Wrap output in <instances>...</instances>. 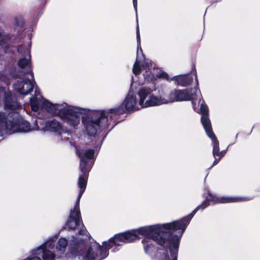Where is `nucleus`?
I'll return each mask as SVG.
<instances>
[{
	"label": "nucleus",
	"instance_id": "nucleus-1",
	"mask_svg": "<svg viewBox=\"0 0 260 260\" xmlns=\"http://www.w3.org/2000/svg\"><path fill=\"white\" fill-rule=\"evenodd\" d=\"M247 198L222 197H217L208 191L205 200L197 206L187 216L172 222L145 226L137 229L115 235L108 241L103 242L101 246L96 242L89 243L83 237L72 236L71 245V254L75 256H81L86 260H102L109 254V250L113 247L120 246L123 243H129L139 239V236H144L142 240L146 253L152 256L156 248L154 242L163 247L157 251L156 260H177L180 239L189 222L196 213L209 205L217 203H229L247 201Z\"/></svg>",
	"mask_w": 260,
	"mask_h": 260
},
{
	"label": "nucleus",
	"instance_id": "nucleus-2",
	"mask_svg": "<svg viewBox=\"0 0 260 260\" xmlns=\"http://www.w3.org/2000/svg\"><path fill=\"white\" fill-rule=\"evenodd\" d=\"M30 105L34 111H38L40 107L51 115L58 116L64 123L74 128L82 122L86 133L94 137L98 131L108 127L112 120L123 111L120 107L108 110H91L79 107L68 105L66 103L53 104L44 99L35 91V96L30 98Z\"/></svg>",
	"mask_w": 260,
	"mask_h": 260
},
{
	"label": "nucleus",
	"instance_id": "nucleus-3",
	"mask_svg": "<svg viewBox=\"0 0 260 260\" xmlns=\"http://www.w3.org/2000/svg\"><path fill=\"white\" fill-rule=\"evenodd\" d=\"M30 44L27 43L20 46L18 52L21 57L18 61L19 70L17 74L16 70L12 69L9 74H3L1 79L7 85L10 83V80L14 79L13 84L14 90L23 95L28 94L34 87L35 82L33 79V73L30 66Z\"/></svg>",
	"mask_w": 260,
	"mask_h": 260
},
{
	"label": "nucleus",
	"instance_id": "nucleus-4",
	"mask_svg": "<svg viewBox=\"0 0 260 260\" xmlns=\"http://www.w3.org/2000/svg\"><path fill=\"white\" fill-rule=\"evenodd\" d=\"M76 154L80 158V170L81 174L78 181V186L80 191L74 208L70 211L69 218L67 221L65 228L69 230H73L79 224L81 215L79 208L80 199L85 191L87 185V172L92 165V159L94 158V150L86 147L76 149Z\"/></svg>",
	"mask_w": 260,
	"mask_h": 260
},
{
	"label": "nucleus",
	"instance_id": "nucleus-5",
	"mask_svg": "<svg viewBox=\"0 0 260 260\" xmlns=\"http://www.w3.org/2000/svg\"><path fill=\"white\" fill-rule=\"evenodd\" d=\"M37 120V118H34L31 125H30L28 122L20 117L16 111H12L7 117L3 112H0V136L3 133L11 134L16 132L26 133L31 131H39L34 129Z\"/></svg>",
	"mask_w": 260,
	"mask_h": 260
},
{
	"label": "nucleus",
	"instance_id": "nucleus-6",
	"mask_svg": "<svg viewBox=\"0 0 260 260\" xmlns=\"http://www.w3.org/2000/svg\"><path fill=\"white\" fill-rule=\"evenodd\" d=\"M196 86L193 89L190 90L185 89L183 90L174 89L171 90L168 95H166L167 104L175 102H182L191 101L194 109L200 107L202 116L204 114L203 109L205 107L207 110V114H208V109L204 101L202 99L201 91L198 90V80L197 75H195Z\"/></svg>",
	"mask_w": 260,
	"mask_h": 260
},
{
	"label": "nucleus",
	"instance_id": "nucleus-7",
	"mask_svg": "<svg viewBox=\"0 0 260 260\" xmlns=\"http://www.w3.org/2000/svg\"><path fill=\"white\" fill-rule=\"evenodd\" d=\"M137 52L136 60L134 64L133 72L135 76L142 73L144 79L149 81L155 76L160 77L159 70L154 68L151 61L145 59L141 47L140 35L138 26L137 28Z\"/></svg>",
	"mask_w": 260,
	"mask_h": 260
},
{
	"label": "nucleus",
	"instance_id": "nucleus-8",
	"mask_svg": "<svg viewBox=\"0 0 260 260\" xmlns=\"http://www.w3.org/2000/svg\"><path fill=\"white\" fill-rule=\"evenodd\" d=\"M156 77H157L155 76L152 80L149 81L144 79L146 83H148V84L142 86L138 91L141 107L147 108L158 106L167 104L166 96H157L154 93L156 91L155 84ZM158 77L159 78V77ZM160 77H161L160 75Z\"/></svg>",
	"mask_w": 260,
	"mask_h": 260
},
{
	"label": "nucleus",
	"instance_id": "nucleus-9",
	"mask_svg": "<svg viewBox=\"0 0 260 260\" xmlns=\"http://www.w3.org/2000/svg\"><path fill=\"white\" fill-rule=\"evenodd\" d=\"M36 122V124L37 125H36L34 129L57 133V140L62 139L60 133V130H61V125L57 120L53 119L46 121L43 118L38 117Z\"/></svg>",
	"mask_w": 260,
	"mask_h": 260
},
{
	"label": "nucleus",
	"instance_id": "nucleus-10",
	"mask_svg": "<svg viewBox=\"0 0 260 260\" xmlns=\"http://www.w3.org/2000/svg\"><path fill=\"white\" fill-rule=\"evenodd\" d=\"M202 108L203 109L202 110H203L204 114L203 116H201V123L207 135L212 140L213 156L214 157L217 156V154H219V143L212 131L211 122L209 118L208 114H207V110L205 107Z\"/></svg>",
	"mask_w": 260,
	"mask_h": 260
},
{
	"label": "nucleus",
	"instance_id": "nucleus-11",
	"mask_svg": "<svg viewBox=\"0 0 260 260\" xmlns=\"http://www.w3.org/2000/svg\"><path fill=\"white\" fill-rule=\"evenodd\" d=\"M2 104L4 105L6 109L11 111L18 110L21 108L15 95L3 87H0V105Z\"/></svg>",
	"mask_w": 260,
	"mask_h": 260
},
{
	"label": "nucleus",
	"instance_id": "nucleus-12",
	"mask_svg": "<svg viewBox=\"0 0 260 260\" xmlns=\"http://www.w3.org/2000/svg\"><path fill=\"white\" fill-rule=\"evenodd\" d=\"M133 80L134 79L132 78L129 92L121 105V106L124 107L126 111L129 112L138 110L141 108H143V107H141L140 100L138 101L137 95L135 94L134 91L133 89L135 83L133 82Z\"/></svg>",
	"mask_w": 260,
	"mask_h": 260
},
{
	"label": "nucleus",
	"instance_id": "nucleus-13",
	"mask_svg": "<svg viewBox=\"0 0 260 260\" xmlns=\"http://www.w3.org/2000/svg\"><path fill=\"white\" fill-rule=\"evenodd\" d=\"M176 84L182 86H186L193 81V78L190 75H179L174 77Z\"/></svg>",
	"mask_w": 260,
	"mask_h": 260
},
{
	"label": "nucleus",
	"instance_id": "nucleus-14",
	"mask_svg": "<svg viewBox=\"0 0 260 260\" xmlns=\"http://www.w3.org/2000/svg\"><path fill=\"white\" fill-rule=\"evenodd\" d=\"M10 38L8 35L6 34L4 30L0 28V47L4 50L6 49Z\"/></svg>",
	"mask_w": 260,
	"mask_h": 260
},
{
	"label": "nucleus",
	"instance_id": "nucleus-15",
	"mask_svg": "<svg viewBox=\"0 0 260 260\" xmlns=\"http://www.w3.org/2000/svg\"><path fill=\"white\" fill-rule=\"evenodd\" d=\"M68 242L66 238H60L56 245V250L60 253H63L65 251Z\"/></svg>",
	"mask_w": 260,
	"mask_h": 260
},
{
	"label": "nucleus",
	"instance_id": "nucleus-16",
	"mask_svg": "<svg viewBox=\"0 0 260 260\" xmlns=\"http://www.w3.org/2000/svg\"><path fill=\"white\" fill-rule=\"evenodd\" d=\"M86 232H87V231H86L85 227L83 226V227H82V228H81V229L79 231L78 236H81L84 237L85 236V235H86ZM76 236H77V235H76Z\"/></svg>",
	"mask_w": 260,
	"mask_h": 260
},
{
	"label": "nucleus",
	"instance_id": "nucleus-17",
	"mask_svg": "<svg viewBox=\"0 0 260 260\" xmlns=\"http://www.w3.org/2000/svg\"><path fill=\"white\" fill-rule=\"evenodd\" d=\"M214 157L215 160L213 162V165H212V166L208 168V170L211 169L214 166L216 165L218 162V161L219 160V159H218V158H217L216 156H215Z\"/></svg>",
	"mask_w": 260,
	"mask_h": 260
},
{
	"label": "nucleus",
	"instance_id": "nucleus-18",
	"mask_svg": "<svg viewBox=\"0 0 260 260\" xmlns=\"http://www.w3.org/2000/svg\"><path fill=\"white\" fill-rule=\"evenodd\" d=\"M133 3L134 5V7L135 9L136 12H137V0H133Z\"/></svg>",
	"mask_w": 260,
	"mask_h": 260
},
{
	"label": "nucleus",
	"instance_id": "nucleus-19",
	"mask_svg": "<svg viewBox=\"0 0 260 260\" xmlns=\"http://www.w3.org/2000/svg\"><path fill=\"white\" fill-rule=\"evenodd\" d=\"M225 152V151H222L221 152L219 151V154H217V156L219 157L218 159H220L221 158V157H222L224 155Z\"/></svg>",
	"mask_w": 260,
	"mask_h": 260
},
{
	"label": "nucleus",
	"instance_id": "nucleus-20",
	"mask_svg": "<svg viewBox=\"0 0 260 260\" xmlns=\"http://www.w3.org/2000/svg\"><path fill=\"white\" fill-rule=\"evenodd\" d=\"M42 13H43L42 11H41H41L39 12L38 15L40 16V15H41L42 14Z\"/></svg>",
	"mask_w": 260,
	"mask_h": 260
}]
</instances>
